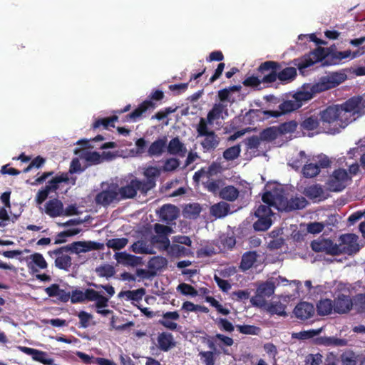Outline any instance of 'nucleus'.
Returning <instances> with one entry per match:
<instances>
[{
	"label": "nucleus",
	"mask_w": 365,
	"mask_h": 365,
	"mask_svg": "<svg viewBox=\"0 0 365 365\" xmlns=\"http://www.w3.org/2000/svg\"><path fill=\"white\" fill-rule=\"evenodd\" d=\"M160 217L166 222H172L178 216V208L173 205H164L160 210Z\"/></svg>",
	"instance_id": "32"
},
{
	"label": "nucleus",
	"mask_w": 365,
	"mask_h": 365,
	"mask_svg": "<svg viewBox=\"0 0 365 365\" xmlns=\"http://www.w3.org/2000/svg\"><path fill=\"white\" fill-rule=\"evenodd\" d=\"M199 356L202 364L205 365H215V353L211 351H201L199 352Z\"/></svg>",
	"instance_id": "55"
},
{
	"label": "nucleus",
	"mask_w": 365,
	"mask_h": 365,
	"mask_svg": "<svg viewBox=\"0 0 365 365\" xmlns=\"http://www.w3.org/2000/svg\"><path fill=\"white\" fill-rule=\"evenodd\" d=\"M363 53L364 51L359 52V51L351 52V50L329 51V48L319 46L301 58L294 59L292 62L297 67L300 73H303L304 69L313 66L316 63L324 61V65H336L344 58H349L350 56H351V58H354Z\"/></svg>",
	"instance_id": "2"
},
{
	"label": "nucleus",
	"mask_w": 365,
	"mask_h": 365,
	"mask_svg": "<svg viewBox=\"0 0 365 365\" xmlns=\"http://www.w3.org/2000/svg\"><path fill=\"white\" fill-rule=\"evenodd\" d=\"M335 87L329 76H327L322 77L318 83L312 86V91L320 93Z\"/></svg>",
	"instance_id": "36"
},
{
	"label": "nucleus",
	"mask_w": 365,
	"mask_h": 365,
	"mask_svg": "<svg viewBox=\"0 0 365 365\" xmlns=\"http://www.w3.org/2000/svg\"><path fill=\"white\" fill-rule=\"evenodd\" d=\"M351 98H355L357 101V105L356 106V110L357 113V116L364 115L365 114V98L364 96H353Z\"/></svg>",
	"instance_id": "64"
},
{
	"label": "nucleus",
	"mask_w": 365,
	"mask_h": 365,
	"mask_svg": "<svg viewBox=\"0 0 365 365\" xmlns=\"http://www.w3.org/2000/svg\"><path fill=\"white\" fill-rule=\"evenodd\" d=\"M262 200L264 203L272 205L279 211L290 212L301 210L307 205V200L304 197H292L288 200L284 190L277 187L266 191L263 194Z\"/></svg>",
	"instance_id": "4"
},
{
	"label": "nucleus",
	"mask_w": 365,
	"mask_h": 365,
	"mask_svg": "<svg viewBox=\"0 0 365 365\" xmlns=\"http://www.w3.org/2000/svg\"><path fill=\"white\" fill-rule=\"evenodd\" d=\"M321 332V329H310L307 331H301L293 333L292 337L300 340L309 339L317 336Z\"/></svg>",
	"instance_id": "52"
},
{
	"label": "nucleus",
	"mask_w": 365,
	"mask_h": 365,
	"mask_svg": "<svg viewBox=\"0 0 365 365\" xmlns=\"http://www.w3.org/2000/svg\"><path fill=\"white\" fill-rule=\"evenodd\" d=\"M270 207H273L272 205H260L255 211L256 217H271L272 215V210Z\"/></svg>",
	"instance_id": "61"
},
{
	"label": "nucleus",
	"mask_w": 365,
	"mask_h": 365,
	"mask_svg": "<svg viewBox=\"0 0 365 365\" xmlns=\"http://www.w3.org/2000/svg\"><path fill=\"white\" fill-rule=\"evenodd\" d=\"M349 179L348 173L344 169L335 170L327 181V186L331 191L340 192L346 187Z\"/></svg>",
	"instance_id": "10"
},
{
	"label": "nucleus",
	"mask_w": 365,
	"mask_h": 365,
	"mask_svg": "<svg viewBox=\"0 0 365 365\" xmlns=\"http://www.w3.org/2000/svg\"><path fill=\"white\" fill-rule=\"evenodd\" d=\"M309 160L308 159L306 153L304 151L301 150L299 154L298 157L292 160V163H291V166L294 168L295 170H298L302 166L307 163Z\"/></svg>",
	"instance_id": "59"
},
{
	"label": "nucleus",
	"mask_w": 365,
	"mask_h": 365,
	"mask_svg": "<svg viewBox=\"0 0 365 365\" xmlns=\"http://www.w3.org/2000/svg\"><path fill=\"white\" fill-rule=\"evenodd\" d=\"M267 73H259V76H247L242 81V85L245 87L250 88L253 91H260L264 88L270 87L269 82L264 81V75Z\"/></svg>",
	"instance_id": "17"
},
{
	"label": "nucleus",
	"mask_w": 365,
	"mask_h": 365,
	"mask_svg": "<svg viewBox=\"0 0 365 365\" xmlns=\"http://www.w3.org/2000/svg\"><path fill=\"white\" fill-rule=\"evenodd\" d=\"M241 153V146L240 144L231 146L227 148L222 154L224 159L227 161H231L237 159Z\"/></svg>",
	"instance_id": "46"
},
{
	"label": "nucleus",
	"mask_w": 365,
	"mask_h": 365,
	"mask_svg": "<svg viewBox=\"0 0 365 365\" xmlns=\"http://www.w3.org/2000/svg\"><path fill=\"white\" fill-rule=\"evenodd\" d=\"M230 205L224 201H221L212 205L210 209V215L215 218H222L230 212Z\"/></svg>",
	"instance_id": "29"
},
{
	"label": "nucleus",
	"mask_w": 365,
	"mask_h": 365,
	"mask_svg": "<svg viewBox=\"0 0 365 365\" xmlns=\"http://www.w3.org/2000/svg\"><path fill=\"white\" fill-rule=\"evenodd\" d=\"M258 255L256 251H248L245 252L241 259L240 268L242 271L250 269L257 261Z\"/></svg>",
	"instance_id": "31"
},
{
	"label": "nucleus",
	"mask_w": 365,
	"mask_h": 365,
	"mask_svg": "<svg viewBox=\"0 0 365 365\" xmlns=\"http://www.w3.org/2000/svg\"><path fill=\"white\" fill-rule=\"evenodd\" d=\"M341 365H356V356L353 351H345L340 356Z\"/></svg>",
	"instance_id": "60"
},
{
	"label": "nucleus",
	"mask_w": 365,
	"mask_h": 365,
	"mask_svg": "<svg viewBox=\"0 0 365 365\" xmlns=\"http://www.w3.org/2000/svg\"><path fill=\"white\" fill-rule=\"evenodd\" d=\"M45 212L51 217H56L63 215V205L56 198L50 200L45 204Z\"/></svg>",
	"instance_id": "23"
},
{
	"label": "nucleus",
	"mask_w": 365,
	"mask_h": 365,
	"mask_svg": "<svg viewBox=\"0 0 365 365\" xmlns=\"http://www.w3.org/2000/svg\"><path fill=\"white\" fill-rule=\"evenodd\" d=\"M164 96V93L160 90L153 91L148 99L142 102L138 108L125 116L126 120L135 122L148 110H153L158 106L155 101L163 100Z\"/></svg>",
	"instance_id": "6"
},
{
	"label": "nucleus",
	"mask_w": 365,
	"mask_h": 365,
	"mask_svg": "<svg viewBox=\"0 0 365 365\" xmlns=\"http://www.w3.org/2000/svg\"><path fill=\"white\" fill-rule=\"evenodd\" d=\"M116 259L119 263L130 266H135L139 263V257L125 252L116 254Z\"/></svg>",
	"instance_id": "38"
},
{
	"label": "nucleus",
	"mask_w": 365,
	"mask_h": 365,
	"mask_svg": "<svg viewBox=\"0 0 365 365\" xmlns=\"http://www.w3.org/2000/svg\"><path fill=\"white\" fill-rule=\"evenodd\" d=\"M198 137H205L200 145L205 153L214 150L219 145L220 140L215 131L209 129L205 118H201L196 127Z\"/></svg>",
	"instance_id": "7"
},
{
	"label": "nucleus",
	"mask_w": 365,
	"mask_h": 365,
	"mask_svg": "<svg viewBox=\"0 0 365 365\" xmlns=\"http://www.w3.org/2000/svg\"><path fill=\"white\" fill-rule=\"evenodd\" d=\"M120 198L118 194V185L111 184L107 189L98 192L95 197V202L98 205L104 207L108 206L114 202H119Z\"/></svg>",
	"instance_id": "11"
},
{
	"label": "nucleus",
	"mask_w": 365,
	"mask_h": 365,
	"mask_svg": "<svg viewBox=\"0 0 365 365\" xmlns=\"http://www.w3.org/2000/svg\"><path fill=\"white\" fill-rule=\"evenodd\" d=\"M217 324L222 331L232 332L235 329L234 325L225 318H219L217 321Z\"/></svg>",
	"instance_id": "63"
},
{
	"label": "nucleus",
	"mask_w": 365,
	"mask_h": 365,
	"mask_svg": "<svg viewBox=\"0 0 365 365\" xmlns=\"http://www.w3.org/2000/svg\"><path fill=\"white\" fill-rule=\"evenodd\" d=\"M300 108V103H296L294 100L284 101L279 105V110H265L264 114L269 117L277 118L282 114L294 111Z\"/></svg>",
	"instance_id": "18"
},
{
	"label": "nucleus",
	"mask_w": 365,
	"mask_h": 365,
	"mask_svg": "<svg viewBox=\"0 0 365 365\" xmlns=\"http://www.w3.org/2000/svg\"><path fill=\"white\" fill-rule=\"evenodd\" d=\"M100 298V302L98 303V306L101 305L102 298L99 296V292L93 289H86L85 292L81 290H73L71 294V302L73 304L83 303L85 301L93 302L95 299Z\"/></svg>",
	"instance_id": "14"
},
{
	"label": "nucleus",
	"mask_w": 365,
	"mask_h": 365,
	"mask_svg": "<svg viewBox=\"0 0 365 365\" xmlns=\"http://www.w3.org/2000/svg\"><path fill=\"white\" fill-rule=\"evenodd\" d=\"M158 348L164 352H168L176 346V341L172 333L163 331L157 336Z\"/></svg>",
	"instance_id": "20"
},
{
	"label": "nucleus",
	"mask_w": 365,
	"mask_h": 365,
	"mask_svg": "<svg viewBox=\"0 0 365 365\" xmlns=\"http://www.w3.org/2000/svg\"><path fill=\"white\" fill-rule=\"evenodd\" d=\"M31 261L28 263V267L33 273L38 272V269H44L48 264L41 253L36 252L30 256Z\"/></svg>",
	"instance_id": "26"
},
{
	"label": "nucleus",
	"mask_w": 365,
	"mask_h": 365,
	"mask_svg": "<svg viewBox=\"0 0 365 365\" xmlns=\"http://www.w3.org/2000/svg\"><path fill=\"white\" fill-rule=\"evenodd\" d=\"M224 185L222 179H208L206 182H203L204 187L210 192L213 194L219 193L220 187Z\"/></svg>",
	"instance_id": "41"
},
{
	"label": "nucleus",
	"mask_w": 365,
	"mask_h": 365,
	"mask_svg": "<svg viewBox=\"0 0 365 365\" xmlns=\"http://www.w3.org/2000/svg\"><path fill=\"white\" fill-rule=\"evenodd\" d=\"M177 290L185 296L196 297L197 291L190 284L186 283H180L177 287Z\"/></svg>",
	"instance_id": "57"
},
{
	"label": "nucleus",
	"mask_w": 365,
	"mask_h": 365,
	"mask_svg": "<svg viewBox=\"0 0 365 365\" xmlns=\"http://www.w3.org/2000/svg\"><path fill=\"white\" fill-rule=\"evenodd\" d=\"M205 301L210 303L212 307H215L219 313L225 316L230 314V310L223 307V306L214 297L207 296L205 297Z\"/></svg>",
	"instance_id": "58"
},
{
	"label": "nucleus",
	"mask_w": 365,
	"mask_h": 365,
	"mask_svg": "<svg viewBox=\"0 0 365 365\" xmlns=\"http://www.w3.org/2000/svg\"><path fill=\"white\" fill-rule=\"evenodd\" d=\"M302 173L304 178H313L320 173V170L316 163L307 162L303 165Z\"/></svg>",
	"instance_id": "39"
},
{
	"label": "nucleus",
	"mask_w": 365,
	"mask_h": 365,
	"mask_svg": "<svg viewBox=\"0 0 365 365\" xmlns=\"http://www.w3.org/2000/svg\"><path fill=\"white\" fill-rule=\"evenodd\" d=\"M78 317L79 318V327L87 328L90 325V320L93 318L91 314L85 311H81Z\"/></svg>",
	"instance_id": "62"
},
{
	"label": "nucleus",
	"mask_w": 365,
	"mask_h": 365,
	"mask_svg": "<svg viewBox=\"0 0 365 365\" xmlns=\"http://www.w3.org/2000/svg\"><path fill=\"white\" fill-rule=\"evenodd\" d=\"M132 251L137 254H151L152 251L147 245L146 242L138 240L134 242L131 246Z\"/></svg>",
	"instance_id": "54"
},
{
	"label": "nucleus",
	"mask_w": 365,
	"mask_h": 365,
	"mask_svg": "<svg viewBox=\"0 0 365 365\" xmlns=\"http://www.w3.org/2000/svg\"><path fill=\"white\" fill-rule=\"evenodd\" d=\"M315 92L312 91V88H311V91H300L294 94L293 99L296 103H300L301 108L304 102L307 101L313 98V94Z\"/></svg>",
	"instance_id": "49"
},
{
	"label": "nucleus",
	"mask_w": 365,
	"mask_h": 365,
	"mask_svg": "<svg viewBox=\"0 0 365 365\" xmlns=\"http://www.w3.org/2000/svg\"><path fill=\"white\" fill-rule=\"evenodd\" d=\"M190 253L191 251L189 248L178 244H173L168 250L169 255L174 257L188 256Z\"/></svg>",
	"instance_id": "40"
},
{
	"label": "nucleus",
	"mask_w": 365,
	"mask_h": 365,
	"mask_svg": "<svg viewBox=\"0 0 365 365\" xmlns=\"http://www.w3.org/2000/svg\"><path fill=\"white\" fill-rule=\"evenodd\" d=\"M72 259L68 255H61L55 259V266L60 269L68 271L72 264Z\"/></svg>",
	"instance_id": "47"
},
{
	"label": "nucleus",
	"mask_w": 365,
	"mask_h": 365,
	"mask_svg": "<svg viewBox=\"0 0 365 365\" xmlns=\"http://www.w3.org/2000/svg\"><path fill=\"white\" fill-rule=\"evenodd\" d=\"M286 307L280 302H274L267 304L266 310L271 315L277 314L279 316H286Z\"/></svg>",
	"instance_id": "42"
},
{
	"label": "nucleus",
	"mask_w": 365,
	"mask_h": 365,
	"mask_svg": "<svg viewBox=\"0 0 365 365\" xmlns=\"http://www.w3.org/2000/svg\"><path fill=\"white\" fill-rule=\"evenodd\" d=\"M236 327L240 333L247 335H258L261 331V329L255 325H237Z\"/></svg>",
	"instance_id": "53"
},
{
	"label": "nucleus",
	"mask_w": 365,
	"mask_h": 365,
	"mask_svg": "<svg viewBox=\"0 0 365 365\" xmlns=\"http://www.w3.org/2000/svg\"><path fill=\"white\" fill-rule=\"evenodd\" d=\"M315 309L312 304L307 302H299L294 309L295 317L301 320H306L312 317L314 314Z\"/></svg>",
	"instance_id": "22"
},
{
	"label": "nucleus",
	"mask_w": 365,
	"mask_h": 365,
	"mask_svg": "<svg viewBox=\"0 0 365 365\" xmlns=\"http://www.w3.org/2000/svg\"><path fill=\"white\" fill-rule=\"evenodd\" d=\"M145 294V289L144 288H140L135 290L121 291L119 292L118 297V298L125 297L127 301H132L133 304H135L134 302H139Z\"/></svg>",
	"instance_id": "28"
},
{
	"label": "nucleus",
	"mask_w": 365,
	"mask_h": 365,
	"mask_svg": "<svg viewBox=\"0 0 365 365\" xmlns=\"http://www.w3.org/2000/svg\"><path fill=\"white\" fill-rule=\"evenodd\" d=\"M99 296L101 298L103 299L101 301V306H98V302H100V298H98V299H95L93 301V302H96L95 307L96 308V312L102 316H104V317H106L110 314H113V312L112 310L103 309L108 306L109 298L101 294L100 293H99Z\"/></svg>",
	"instance_id": "43"
},
{
	"label": "nucleus",
	"mask_w": 365,
	"mask_h": 365,
	"mask_svg": "<svg viewBox=\"0 0 365 365\" xmlns=\"http://www.w3.org/2000/svg\"><path fill=\"white\" fill-rule=\"evenodd\" d=\"M202 211V207L198 203H190L186 205L184 210L183 214L185 217L190 219H197Z\"/></svg>",
	"instance_id": "37"
},
{
	"label": "nucleus",
	"mask_w": 365,
	"mask_h": 365,
	"mask_svg": "<svg viewBox=\"0 0 365 365\" xmlns=\"http://www.w3.org/2000/svg\"><path fill=\"white\" fill-rule=\"evenodd\" d=\"M161 318L158 320V324L170 331H179L181 326L178 325L177 321L180 319L178 311L163 312Z\"/></svg>",
	"instance_id": "15"
},
{
	"label": "nucleus",
	"mask_w": 365,
	"mask_h": 365,
	"mask_svg": "<svg viewBox=\"0 0 365 365\" xmlns=\"http://www.w3.org/2000/svg\"><path fill=\"white\" fill-rule=\"evenodd\" d=\"M70 179L68 173H61L60 175H56L48 181L44 187L47 190L51 192H56L59 188V184L61 182L68 183Z\"/></svg>",
	"instance_id": "27"
},
{
	"label": "nucleus",
	"mask_w": 365,
	"mask_h": 365,
	"mask_svg": "<svg viewBox=\"0 0 365 365\" xmlns=\"http://www.w3.org/2000/svg\"><path fill=\"white\" fill-rule=\"evenodd\" d=\"M75 153L78 154L80 158L85 160L88 165H96L104 161H110L115 158V155L110 151H103L101 154L96 151H88L85 149L78 151L77 149Z\"/></svg>",
	"instance_id": "8"
},
{
	"label": "nucleus",
	"mask_w": 365,
	"mask_h": 365,
	"mask_svg": "<svg viewBox=\"0 0 365 365\" xmlns=\"http://www.w3.org/2000/svg\"><path fill=\"white\" fill-rule=\"evenodd\" d=\"M167 145V138L164 136L151 143L148 153L150 156H160L164 152Z\"/></svg>",
	"instance_id": "30"
},
{
	"label": "nucleus",
	"mask_w": 365,
	"mask_h": 365,
	"mask_svg": "<svg viewBox=\"0 0 365 365\" xmlns=\"http://www.w3.org/2000/svg\"><path fill=\"white\" fill-rule=\"evenodd\" d=\"M258 220L254 223L253 227L256 231H266L272 225L271 217H257Z\"/></svg>",
	"instance_id": "48"
},
{
	"label": "nucleus",
	"mask_w": 365,
	"mask_h": 365,
	"mask_svg": "<svg viewBox=\"0 0 365 365\" xmlns=\"http://www.w3.org/2000/svg\"><path fill=\"white\" fill-rule=\"evenodd\" d=\"M298 126V123L294 120H289L287 122H284L283 123H281L278 126V131L281 134H287V133H294Z\"/></svg>",
	"instance_id": "50"
},
{
	"label": "nucleus",
	"mask_w": 365,
	"mask_h": 365,
	"mask_svg": "<svg viewBox=\"0 0 365 365\" xmlns=\"http://www.w3.org/2000/svg\"><path fill=\"white\" fill-rule=\"evenodd\" d=\"M168 264L166 258L161 256L153 257L148 262V267L155 271H160Z\"/></svg>",
	"instance_id": "44"
},
{
	"label": "nucleus",
	"mask_w": 365,
	"mask_h": 365,
	"mask_svg": "<svg viewBox=\"0 0 365 365\" xmlns=\"http://www.w3.org/2000/svg\"><path fill=\"white\" fill-rule=\"evenodd\" d=\"M142 187L141 180L138 178L131 179L125 185L120 187L118 186V194L120 200L134 198L137 195L138 191L144 195H147L148 192Z\"/></svg>",
	"instance_id": "9"
},
{
	"label": "nucleus",
	"mask_w": 365,
	"mask_h": 365,
	"mask_svg": "<svg viewBox=\"0 0 365 365\" xmlns=\"http://www.w3.org/2000/svg\"><path fill=\"white\" fill-rule=\"evenodd\" d=\"M275 285L273 282H267L259 286L256 294L251 299L255 306L262 307L267 304L266 297H269L274 292Z\"/></svg>",
	"instance_id": "13"
},
{
	"label": "nucleus",
	"mask_w": 365,
	"mask_h": 365,
	"mask_svg": "<svg viewBox=\"0 0 365 365\" xmlns=\"http://www.w3.org/2000/svg\"><path fill=\"white\" fill-rule=\"evenodd\" d=\"M299 128L304 134L307 133L309 137L323 133L321 131L319 116L314 114L305 116L299 123Z\"/></svg>",
	"instance_id": "12"
},
{
	"label": "nucleus",
	"mask_w": 365,
	"mask_h": 365,
	"mask_svg": "<svg viewBox=\"0 0 365 365\" xmlns=\"http://www.w3.org/2000/svg\"><path fill=\"white\" fill-rule=\"evenodd\" d=\"M258 73H267L264 75V81L269 82L270 86L279 79L282 83L292 81L297 76V68L286 67L282 68V63L274 61L262 63L257 68Z\"/></svg>",
	"instance_id": "5"
},
{
	"label": "nucleus",
	"mask_w": 365,
	"mask_h": 365,
	"mask_svg": "<svg viewBox=\"0 0 365 365\" xmlns=\"http://www.w3.org/2000/svg\"><path fill=\"white\" fill-rule=\"evenodd\" d=\"M70 245L71 253L80 254L92 250H100L104 247L103 244L93 241H76Z\"/></svg>",
	"instance_id": "16"
},
{
	"label": "nucleus",
	"mask_w": 365,
	"mask_h": 365,
	"mask_svg": "<svg viewBox=\"0 0 365 365\" xmlns=\"http://www.w3.org/2000/svg\"><path fill=\"white\" fill-rule=\"evenodd\" d=\"M96 272L101 277H111L115 274L114 267L109 264H105L96 267Z\"/></svg>",
	"instance_id": "56"
},
{
	"label": "nucleus",
	"mask_w": 365,
	"mask_h": 365,
	"mask_svg": "<svg viewBox=\"0 0 365 365\" xmlns=\"http://www.w3.org/2000/svg\"><path fill=\"white\" fill-rule=\"evenodd\" d=\"M128 242V240L127 238H113L107 241L106 246L114 250H119L124 248L127 245Z\"/></svg>",
	"instance_id": "51"
},
{
	"label": "nucleus",
	"mask_w": 365,
	"mask_h": 365,
	"mask_svg": "<svg viewBox=\"0 0 365 365\" xmlns=\"http://www.w3.org/2000/svg\"><path fill=\"white\" fill-rule=\"evenodd\" d=\"M239 190L233 185H227L222 187L219 192V196L221 199L234 202L239 197Z\"/></svg>",
	"instance_id": "33"
},
{
	"label": "nucleus",
	"mask_w": 365,
	"mask_h": 365,
	"mask_svg": "<svg viewBox=\"0 0 365 365\" xmlns=\"http://www.w3.org/2000/svg\"><path fill=\"white\" fill-rule=\"evenodd\" d=\"M168 152L171 155H182L186 152L185 145L178 137L173 138L167 146Z\"/></svg>",
	"instance_id": "34"
},
{
	"label": "nucleus",
	"mask_w": 365,
	"mask_h": 365,
	"mask_svg": "<svg viewBox=\"0 0 365 365\" xmlns=\"http://www.w3.org/2000/svg\"><path fill=\"white\" fill-rule=\"evenodd\" d=\"M143 175L145 179L141 180L142 188L148 192L155 187L156 178L160 175V170L155 167L150 166L144 170Z\"/></svg>",
	"instance_id": "19"
},
{
	"label": "nucleus",
	"mask_w": 365,
	"mask_h": 365,
	"mask_svg": "<svg viewBox=\"0 0 365 365\" xmlns=\"http://www.w3.org/2000/svg\"><path fill=\"white\" fill-rule=\"evenodd\" d=\"M334 311V301L329 299H323L317 304V311L319 316L330 314Z\"/></svg>",
	"instance_id": "35"
},
{
	"label": "nucleus",
	"mask_w": 365,
	"mask_h": 365,
	"mask_svg": "<svg viewBox=\"0 0 365 365\" xmlns=\"http://www.w3.org/2000/svg\"><path fill=\"white\" fill-rule=\"evenodd\" d=\"M303 194L310 200H324L327 198L324 190L319 184H314L304 188Z\"/></svg>",
	"instance_id": "24"
},
{
	"label": "nucleus",
	"mask_w": 365,
	"mask_h": 365,
	"mask_svg": "<svg viewBox=\"0 0 365 365\" xmlns=\"http://www.w3.org/2000/svg\"><path fill=\"white\" fill-rule=\"evenodd\" d=\"M118 118L117 115H113L108 118H99L95 120L92 127L93 129H96L103 126L104 128H108V127L114 128V122L118 120Z\"/></svg>",
	"instance_id": "45"
},
{
	"label": "nucleus",
	"mask_w": 365,
	"mask_h": 365,
	"mask_svg": "<svg viewBox=\"0 0 365 365\" xmlns=\"http://www.w3.org/2000/svg\"><path fill=\"white\" fill-rule=\"evenodd\" d=\"M355 98H349L341 104L329 106L319 113L321 131L335 135L340 133L356 119L357 115Z\"/></svg>",
	"instance_id": "1"
},
{
	"label": "nucleus",
	"mask_w": 365,
	"mask_h": 365,
	"mask_svg": "<svg viewBox=\"0 0 365 365\" xmlns=\"http://www.w3.org/2000/svg\"><path fill=\"white\" fill-rule=\"evenodd\" d=\"M334 312L346 314L351 310L353 302L350 296L344 294H339L334 300Z\"/></svg>",
	"instance_id": "21"
},
{
	"label": "nucleus",
	"mask_w": 365,
	"mask_h": 365,
	"mask_svg": "<svg viewBox=\"0 0 365 365\" xmlns=\"http://www.w3.org/2000/svg\"><path fill=\"white\" fill-rule=\"evenodd\" d=\"M227 105L223 103H215L212 108L208 112L205 122L207 125H212L215 120L219 119L223 112L227 114Z\"/></svg>",
	"instance_id": "25"
},
{
	"label": "nucleus",
	"mask_w": 365,
	"mask_h": 365,
	"mask_svg": "<svg viewBox=\"0 0 365 365\" xmlns=\"http://www.w3.org/2000/svg\"><path fill=\"white\" fill-rule=\"evenodd\" d=\"M357 236L355 234H345L339 237V243H334L330 239L314 240L311 243L312 249L317 252H325L330 255L341 254L352 255L359 250L357 243Z\"/></svg>",
	"instance_id": "3"
}]
</instances>
